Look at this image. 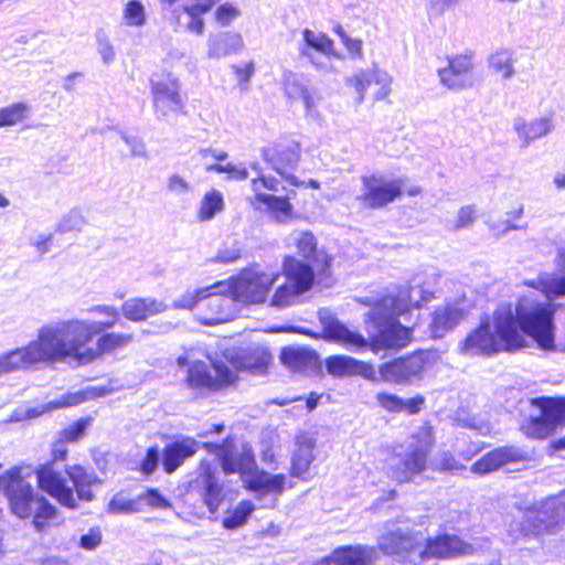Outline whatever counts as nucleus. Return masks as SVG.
Instances as JSON below:
<instances>
[{"label":"nucleus","instance_id":"nucleus-55","mask_svg":"<svg viewBox=\"0 0 565 565\" xmlns=\"http://www.w3.org/2000/svg\"><path fill=\"white\" fill-rule=\"evenodd\" d=\"M85 399H86L85 392L70 393V394L62 396L61 398H58L56 401L50 402L46 405L45 409L49 411V409H57V408H63V407L75 406V405L83 403Z\"/></svg>","mask_w":565,"mask_h":565},{"label":"nucleus","instance_id":"nucleus-9","mask_svg":"<svg viewBox=\"0 0 565 565\" xmlns=\"http://www.w3.org/2000/svg\"><path fill=\"white\" fill-rule=\"evenodd\" d=\"M277 278L278 275L275 273L249 268L226 282L230 294L234 296L239 307L241 305L264 302Z\"/></svg>","mask_w":565,"mask_h":565},{"label":"nucleus","instance_id":"nucleus-1","mask_svg":"<svg viewBox=\"0 0 565 565\" xmlns=\"http://www.w3.org/2000/svg\"><path fill=\"white\" fill-rule=\"evenodd\" d=\"M552 310L546 306H540L531 300V296H522L515 305L501 303L492 315L473 329L461 342L459 351L468 356L499 353L501 351L513 352L527 347L526 335L530 337L540 349L552 347Z\"/></svg>","mask_w":565,"mask_h":565},{"label":"nucleus","instance_id":"nucleus-12","mask_svg":"<svg viewBox=\"0 0 565 565\" xmlns=\"http://www.w3.org/2000/svg\"><path fill=\"white\" fill-rule=\"evenodd\" d=\"M403 181L373 173L362 177V191L356 196L361 204L369 209H380L393 202L402 193Z\"/></svg>","mask_w":565,"mask_h":565},{"label":"nucleus","instance_id":"nucleus-14","mask_svg":"<svg viewBox=\"0 0 565 565\" xmlns=\"http://www.w3.org/2000/svg\"><path fill=\"white\" fill-rule=\"evenodd\" d=\"M152 104L157 118L166 119L172 114L183 110L184 104L180 95V82L172 74L156 75L150 81Z\"/></svg>","mask_w":565,"mask_h":565},{"label":"nucleus","instance_id":"nucleus-61","mask_svg":"<svg viewBox=\"0 0 565 565\" xmlns=\"http://www.w3.org/2000/svg\"><path fill=\"white\" fill-rule=\"evenodd\" d=\"M376 401L387 412H402V398L395 394L390 393H379L376 395Z\"/></svg>","mask_w":565,"mask_h":565},{"label":"nucleus","instance_id":"nucleus-24","mask_svg":"<svg viewBox=\"0 0 565 565\" xmlns=\"http://www.w3.org/2000/svg\"><path fill=\"white\" fill-rule=\"evenodd\" d=\"M555 264L564 276L544 274L536 280L525 281V285L540 290L547 299L565 297V246L557 249Z\"/></svg>","mask_w":565,"mask_h":565},{"label":"nucleus","instance_id":"nucleus-34","mask_svg":"<svg viewBox=\"0 0 565 565\" xmlns=\"http://www.w3.org/2000/svg\"><path fill=\"white\" fill-rule=\"evenodd\" d=\"M87 312L106 317L105 320L100 321L83 319V322L89 328L87 343L90 342L95 335L113 329L120 320V311L117 307L111 305H95L89 307Z\"/></svg>","mask_w":565,"mask_h":565},{"label":"nucleus","instance_id":"nucleus-37","mask_svg":"<svg viewBox=\"0 0 565 565\" xmlns=\"http://www.w3.org/2000/svg\"><path fill=\"white\" fill-rule=\"evenodd\" d=\"M489 67L502 79H510L515 74L514 53L508 49H500L489 56Z\"/></svg>","mask_w":565,"mask_h":565},{"label":"nucleus","instance_id":"nucleus-29","mask_svg":"<svg viewBox=\"0 0 565 565\" xmlns=\"http://www.w3.org/2000/svg\"><path fill=\"white\" fill-rule=\"evenodd\" d=\"M285 481V475H270L266 471H258L256 468L244 479L246 487L259 495L280 494L284 491Z\"/></svg>","mask_w":565,"mask_h":565},{"label":"nucleus","instance_id":"nucleus-27","mask_svg":"<svg viewBox=\"0 0 565 565\" xmlns=\"http://www.w3.org/2000/svg\"><path fill=\"white\" fill-rule=\"evenodd\" d=\"M168 308L169 306L166 302L151 297H134L124 301L121 313L129 321L140 322L151 316L164 312Z\"/></svg>","mask_w":565,"mask_h":565},{"label":"nucleus","instance_id":"nucleus-7","mask_svg":"<svg viewBox=\"0 0 565 565\" xmlns=\"http://www.w3.org/2000/svg\"><path fill=\"white\" fill-rule=\"evenodd\" d=\"M565 521V491L557 495L547 498L539 505L526 509L522 515V523L519 529L520 535H537L544 531H552L559 522Z\"/></svg>","mask_w":565,"mask_h":565},{"label":"nucleus","instance_id":"nucleus-13","mask_svg":"<svg viewBox=\"0 0 565 565\" xmlns=\"http://www.w3.org/2000/svg\"><path fill=\"white\" fill-rule=\"evenodd\" d=\"M202 447L217 457L223 471L227 475L241 473L245 479L256 467L252 448L247 445H242L238 448L230 438L222 444L203 443Z\"/></svg>","mask_w":565,"mask_h":565},{"label":"nucleus","instance_id":"nucleus-33","mask_svg":"<svg viewBox=\"0 0 565 565\" xmlns=\"http://www.w3.org/2000/svg\"><path fill=\"white\" fill-rule=\"evenodd\" d=\"M465 312L456 305H445L435 310L430 322V333L434 338H443L462 319Z\"/></svg>","mask_w":565,"mask_h":565},{"label":"nucleus","instance_id":"nucleus-48","mask_svg":"<svg viewBox=\"0 0 565 565\" xmlns=\"http://www.w3.org/2000/svg\"><path fill=\"white\" fill-rule=\"evenodd\" d=\"M137 498L139 501V507H141V511H143L146 507L161 510L171 508L170 501L158 489L150 488L147 491L140 493Z\"/></svg>","mask_w":565,"mask_h":565},{"label":"nucleus","instance_id":"nucleus-18","mask_svg":"<svg viewBox=\"0 0 565 565\" xmlns=\"http://www.w3.org/2000/svg\"><path fill=\"white\" fill-rule=\"evenodd\" d=\"M191 492L196 493L209 511L214 513L223 501V486L215 476V469L209 460H202L196 477L189 483Z\"/></svg>","mask_w":565,"mask_h":565},{"label":"nucleus","instance_id":"nucleus-46","mask_svg":"<svg viewBox=\"0 0 565 565\" xmlns=\"http://www.w3.org/2000/svg\"><path fill=\"white\" fill-rule=\"evenodd\" d=\"M255 510L250 501H242L238 505L223 519V526L228 530H234L246 523L249 515Z\"/></svg>","mask_w":565,"mask_h":565},{"label":"nucleus","instance_id":"nucleus-11","mask_svg":"<svg viewBox=\"0 0 565 565\" xmlns=\"http://www.w3.org/2000/svg\"><path fill=\"white\" fill-rule=\"evenodd\" d=\"M227 286L226 281H220L206 287L209 291L202 301L205 312L199 318L203 324L214 326L227 322L236 316L239 307Z\"/></svg>","mask_w":565,"mask_h":565},{"label":"nucleus","instance_id":"nucleus-49","mask_svg":"<svg viewBox=\"0 0 565 565\" xmlns=\"http://www.w3.org/2000/svg\"><path fill=\"white\" fill-rule=\"evenodd\" d=\"M207 291L209 289L206 287L194 290H186L183 295L173 301L172 308L191 310L195 305L203 301L204 297L207 295Z\"/></svg>","mask_w":565,"mask_h":565},{"label":"nucleus","instance_id":"nucleus-57","mask_svg":"<svg viewBox=\"0 0 565 565\" xmlns=\"http://www.w3.org/2000/svg\"><path fill=\"white\" fill-rule=\"evenodd\" d=\"M159 460H160L159 449L157 447L149 448L147 450L145 458L140 462V471L142 472V475H145V476L152 475L159 465Z\"/></svg>","mask_w":565,"mask_h":565},{"label":"nucleus","instance_id":"nucleus-22","mask_svg":"<svg viewBox=\"0 0 565 565\" xmlns=\"http://www.w3.org/2000/svg\"><path fill=\"white\" fill-rule=\"evenodd\" d=\"M379 557L375 546L348 545L335 548L318 565H373Z\"/></svg>","mask_w":565,"mask_h":565},{"label":"nucleus","instance_id":"nucleus-42","mask_svg":"<svg viewBox=\"0 0 565 565\" xmlns=\"http://www.w3.org/2000/svg\"><path fill=\"white\" fill-rule=\"evenodd\" d=\"M30 109V105L24 102L0 108V128L15 126L23 121L28 117Z\"/></svg>","mask_w":565,"mask_h":565},{"label":"nucleus","instance_id":"nucleus-52","mask_svg":"<svg viewBox=\"0 0 565 565\" xmlns=\"http://www.w3.org/2000/svg\"><path fill=\"white\" fill-rule=\"evenodd\" d=\"M302 55L308 57L310 62L319 70L322 71H331L332 63L331 60L338 58L341 60L342 55L333 50V53H322V52H311L308 50H301Z\"/></svg>","mask_w":565,"mask_h":565},{"label":"nucleus","instance_id":"nucleus-64","mask_svg":"<svg viewBox=\"0 0 565 565\" xmlns=\"http://www.w3.org/2000/svg\"><path fill=\"white\" fill-rule=\"evenodd\" d=\"M437 468L443 471H451L457 472L463 469L462 465H460L455 457L449 452H443L439 461L437 462Z\"/></svg>","mask_w":565,"mask_h":565},{"label":"nucleus","instance_id":"nucleus-60","mask_svg":"<svg viewBox=\"0 0 565 565\" xmlns=\"http://www.w3.org/2000/svg\"><path fill=\"white\" fill-rule=\"evenodd\" d=\"M121 138L130 149L132 157L146 158L148 156L147 148L141 138L121 132Z\"/></svg>","mask_w":565,"mask_h":565},{"label":"nucleus","instance_id":"nucleus-44","mask_svg":"<svg viewBox=\"0 0 565 565\" xmlns=\"http://www.w3.org/2000/svg\"><path fill=\"white\" fill-rule=\"evenodd\" d=\"M522 429L526 436L536 439H543L555 430L542 412L540 416L531 417L526 423H524L522 425Z\"/></svg>","mask_w":565,"mask_h":565},{"label":"nucleus","instance_id":"nucleus-51","mask_svg":"<svg viewBox=\"0 0 565 565\" xmlns=\"http://www.w3.org/2000/svg\"><path fill=\"white\" fill-rule=\"evenodd\" d=\"M284 88L288 97L291 99H298L305 90L308 89L303 77L291 72L285 73L284 75Z\"/></svg>","mask_w":565,"mask_h":565},{"label":"nucleus","instance_id":"nucleus-17","mask_svg":"<svg viewBox=\"0 0 565 565\" xmlns=\"http://www.w3.org/2000/svg\"><path fill=\"white\" fill-rule=\"evenodd\" d=\"M425 536L420 532L404 531L399 527L387 529L377 540L379 548L386 555L401 561L411 559L412 555L422 547Z\"/></svg>","mask_w":565,"mask_h":565},{"label":"nucleus","instance_id":"nucleus-43","mask_svg":"<svg viewBox=\"0 0 565 565\" xmlns=\"http://www.w3.org/2000/svg\"><path fill=\"white\" fill-rule=\"evenodd\" d=\"M302 36L305 45L301 47V50L333 53V41L326 34L305 29Z\"/></svg>","mask_w":565,"mask_h":565},{"label":"nucleus","instance_id":"nucleus-40","mask_svg":"<svg viewBox=\"0 0 565 565\" xmlns=\"http://www.w3.org/2000/svg\"><path fill=\"white\" fill-rule=\"evenodd\" d=\"M122 23L129 28H142L147 23L146 7L140 0H128L122 8Z\"/></svg>","mask_w":565,"mask_h":565},{"label":"nucleus","instance_id":"nucleus-26","mask_svg":"<svg viewBox=\"0 0 565 565\" xmlns=\"http://www.w3.org/2000/svg\"><path fill=\"white\" fill-rule=\"evenodd\" d=\"M202 444L191 437H183L168 444L162 452L163 470L167 473L174 472L185 459L192 457L202 447Z\"/></svg>","mask_w":565,"mask_h":565},{"label":"nucleus","instance_id":"nucleus-21","mask_svg":"<svg viewBox=\"0 0 565 565\" xmlns=\"http://www.w3.org/2000/svg\"><path fill=\"white\" fill-rule=\"evenodd\" d=\"M424 542H426L425 548L417 550L420 559L429 557L449 558L475 553V547L471 544L463 542L456 535L444 534L434 539H425Z\"/></svg>","mask_w":565,"mask_h":565},{"label":"nucleus","instance_id":"nucleus-35","mask_svg":"<svg viewBox=\"0 0 565 565\" xmlns=\"http://www.w3.org/2000/svg\"><path fill=\"white\" fill-rule=\"evenodd\" d=\"M98 335L99 337L96 340V348H90L94 353L92 362L104 354H109L116 350L122 349L134 341V335L129 333L105 331Z\"/></svg>","mask_w":565,"mask_h":565},{"label":"nucleus","instance_id":"nucleus-8","mask_svg":"<svg viewBox=\"0 0 565 565\" xmlns=\"http://www.w3.org/2000/svg\"><path fill=\"white\" fill-rule=\"evenodd\" d=\"M284 273L286 282L276 290L270 300V306L276 308L292 306L300 295L312 287L315 280L312 268L294 257L285 259Z\"/></svg>","mask_w":565,"mask_h":565},{"label":"nucleus","instance_id":"nucleus-28","mask_svg":"<svg viewBox=\"0 0 565 565\" xmlns=\"http://www.w3.org/2000/svg\"><path fill=\"white\" fill-rule=\"evenodd\" d=\"M513 128L522 142V147L526 148L532 141L551 134L555 125L551 116H543L529 121L523 118H516L513 122Z\"/></svg>","mask_w":565,"mask_h":565},{"label":"nucleus","instance_id":"nucleus-63","mask_svg":"<svg viewBox=\"0 0 565 565\" xmlns=\"http://www.w3.org/2000/svg\"><path fill=\"white\" fill-rule=\"evenodd\" d=\"M102 542V533L98 529H90L87 534L81 536L79 545L84 550H95Z\"/></svg>","mask_w":565,"mask_h":565},{"label":"nucleus","instance_id":"nucleus-30","mask_svg":"<svg viewBox=\"0 0 565 565\" xmlns=\"http://www.w3.org/2000/svg\"><path fill=\"white\" fill-rule=\"evenodd\" d=\"M315 440L306 434L296 438V449L291 459V475L307 480L309 477V468L315 459L313 456Z\"/></svg>","mask_w":565,"mask_h":565},{"label":"nucleus","instance_id":"nucleus-53","mask_svg":"<svg viewBox=\"0 0 565 565\" xmlns=\"http://www.w3.org/2000/svg\"><path fill=\"white\" fill-rule=\"evenodd\" d=\"M207 172L230 173L232 179L243 181L248 178V170L244 166H235L233 163H214L206 167Z\"/></svg>","mask_w":565,"mask_h":565},{"label":"nucleus","instance_id":"nucleus-5","mask_svg":"<svg viewBox=\"0 0 565 565\" xmlns=\"http://www.w3.org/2000/svg\"><path fill=\"white\" fill-rule=\"evenodd\" d=\"M0 492L7 497L14 515L20 519L33 515V524L38 531H42L46 521L56 514L55 507L34 491L31 483L21 476L20 468H12L0 476Z\"/></svg>","mask_w":565,"mask_h":565},{"label":"nucleus","instance_id":"nucleus-25","mask_svg":"<svg viewBox=\"0 0 565 565\" xmlns=\"http://www.w3.org/2000/svg\"><path fill=\"white\" fill-rule=\"evenodd\" d=\"M326 369L332 376L361 375L366 380H376V370L365 363L347 355H333L326 359Z\"/></svg>","mask_w":565,"mask_h":565},{"label":"nucleus","instance_id":"nucleus-15","mask_svg":"<svg viewBox=\"0 0 565 565\" xmlns=\"http://www.w3.org/2000/svg\"><path fill=\"white\" fill-rule=\"evenodd\" d=\"M429 355L428 352L418 351L408 356L384 363L376 371L375 381L380 380L393 384L411 383L420 377Z\"/></svg>","mask_w":565,"mask_h":565},{"label":"nucleus","instance_id":"nucleus-39","mask_svg":"<svg viewBox=\"0 0 565 565\" xmlns=\"http://www.w3.org/2000/svg\"><path fill=\"white\" fill-rule=\"evenodd\" d=\"M286 244L289 248H296L300 256L308 259L316 253L317 249L316 238L309 231H292L286 237Z\"/></svg>","mask_w":565,"mask_h":565},{"label":"nucleus","instance_id":"nucleus-56","mask_svg":"<svg viewBox=\"0 0 565 565\" xmlns=\"http://www.w3.org/2000/svg\"><path fill=\"white\" fill-rule=\"evenodd\" d=\"M241 11L237 7L231 3L221 4L215 11V19L222 25L231 24L238 15Z\"/></svg>","mask_w":565,"mask_h":565},{"label":"nucleus","instance_id":"nucleus-32","mask_svg":"<svg viewBox=\"0 0 565 565\" xmlns=\"http://www.w3.org/2000/svg\"><path fill=\"white\" fill-rule=\"evenodd\" d=\"M281 363L292 372H307L317 366L318 355L303 347H286L280 352Z\"/></svg>","mask_w":565,"mask_h":565},{"label":"nucleus","instance_id":"nucleus-36","mask_svg":"<svg viewBox=\"0 0 565 565\" xmlns=\"http://www.w3.org/2000/svg\"><path fill=\"white\" fill-rule=\"evenodd\" d=\"M531 403L541 409L554 428L565 425V398L540 397Z\"/></svg>","mask_w":565,"mask_h":565},{"label":"nucleus","instance_id":"nucleus-54","mask_svg":"<svg viewBox=\"0 0 565 565\" xmlns=\"http://www.w3.org/2000/svg\"><path fill=\"white\" fill-rule=\"evenodd\" d=\"M232 70L236 76L237 84L241 90H247L249 79L255 73V64L253 61L245 62L242 64L232 65Z\"/></svg>","mask_w":565,"mask_h":565},{"label":"nucleus","instance_id":"nucleus-19","mask_svg":"<svg viewBox=\"0 0 565 565\" xmlns=\"http://www.w3.org/2000/svg\"><path fill=\"white\" fill-rule=\"evenodd\" d=\"M347 85L353 87L356 94L355 103L361 105L365 99L367 88L375 84L379 86L374 93V100H383L391 93L392 77L387 72L377 67L359 70L345 81Z\"/></svg>","mask_w":565,"mask_h":565},{"label":"nucleus","instance_id":"nucleus-47","mask_svg":"<svg viewBox=\"0 0 565 565\" xmlns=\"http://www.w3.org/2000/svg\"><path fill=\"white\" fill-rule=\"evenodd\" d=\"M86 224V220L83 213L73 209L66 214L62 216L60 222L56 225V232L58 233H68V232H79Z\"/></svg>","mask_w":565,"mask_h":565},{"label":"nucleus","instance_id":"nucleus-41","mask_svg":"<svg viewBox=\"0 0 565 565\" xmlns=\"http://www.w3.org/2000/svg\"><path fill=\"white\" fill-rule=\"evenodd\" d=\"M252 189L255 193V199L258 202L265 204L271 211L279 212L286 216L290 215L292 206L287 196H276L258 192V180H252Z\"/></svg>","mask_w":565,"mask_h":565},{"label":"nucleus","instance_id":"nucleus-62","mask_svg":"<svg viewBox=\"0 0 565 565\" xmlns=\"http://www.w3.org/2000/svg\"><path fill=\"white\" fill-rule=\"evenodd\" d=\"M298 99L302 100L308 116L318 117L317 102L319 97L316 92L308 88Z\"/></svg>","mask_w":565,"mask_h":565},{"label":"nucleus","instance_id":"nucleus-38","mask_svg":"<svg viewBox=\"0 0 565 565\" xmlns=\"http://www.w3.org/2000/svg\"><path fill=\"white\" fill-rule=\"evenodd\" d=\"M224 206L223 194L218 190H211L200 201L196 217L201 222L211 221Z\"/></svg>","mask_w":565,"mask_h":565},{"label":"nucleus","instance_id":"nucleus-58","mask_svg":"<svg viewBox=\"0 0 565 565\" xmlns=\"http://www.w3.org/2000/svg\"><path fill=\"white\" fill-rule=\"evenodd\" d=\"M167 189L175 195H182L189 193L192 190V186L183 177L178 173H173L169 175L167 180Z\"/></svg>","mask_w":565,"mask_h":565},{"label":"nucleus","instance_id":"nucleus-2","mask_svg":"<svg viewBox=\"0 0 565 565\" xmlns=\"http://www.w3.org/2000/svg\"><path fill=\"white\" fill-rule=\"evenodd\" d=\"M431 298L433 291L423 287L415 279L414 284L381 298L370 311L369 317L374 324L371 344L362 334L350 330L339 321H332L324 326L326 339L352 352H359L369 347L374 352L404 348L411 341L412 331L408 327L403 326L397 317L413 308H419Z\"/></svg>","mask_w":565,"mask_h":565},{"label":"nucleus","instance_id":"nucleus-20","mask_svg":"<svg viewBox=\"0 0 565 565\" xmlns=\"http://www.w3.org/2000/svg\"><path fill=\"white\" fill-rule=\"evenodd\" d=\"M263 157L270 168L290 184L299 185L298 179L292 173L300 157V149L297 142L291 141L287 145H280L274 149H265L263 151Z\"/></svg>","mask_w":565,"mask_h":565},{"label":"nucleus","instance_id":"nucleus-45","mask_svg":"<svg viewBox=\"0 0 565 565\" xmlns=\"http://www.w3.org/2000/svg\"><path fill=\"white\" fill-rule=\"evenodd\" d=\"M107 512L110 514H132L141 512L138 498L130 499L122 492L116 493L109 501Z\"/></svg>","mask_w":565,"mask_h":565},{"label":"nucleus","instance_id":"nucleus-10","mask_svg":"<svg viewBox=\"0 0 565 565\" xmlns=\"http://www.w3.org/2000/svg\"><path fill=\"white\" fill-rule=\"evenodd\" d=\"M179 366L189 365L186 384L192 390L216 391L234 382L235 374L224 364H215L212 373L210 365L203 361L189 362L186 355L177 359Z\"/></svg>","mask_w":565,"mask_h":565},{"label":"nucleus","instance_id":"nucleus-3","mask_svg":"<svg viewBox=\"0 0 565 565\" xmlns=\"http://www.w3.org/2000/svg\"><path fill=\"white\" fill-rule=\"evenodd\" d=\"M89 328L83 319L56 320L43 324L28 345L0 354V376L39 364L73 360L92 363L94 353L86 348Z\"/></svg>","mask_w":565,"mask_h":565},{"label":"nucleus","instance_id":"nucleus-50","mask_svg":"<svg viewBox=\"0 0 565 565\" xmlns=\"http://www.w3.org/2000/svg\"><path fill=\"white\" fill-rule=\"evenodd\" d=\"M95 41L97 52L100 55L103 63L106 65L113 63L116 56L115 49L109 36L103 29H98L95 32Z\"/></svg>","mask_w":565,"mask_h":565},{"label":"nucleus","instance_id":"nucleus-31","mask_svg":"<svg viewBox=\"0 0 565 565\" xmlns=\"http://www.w3.org/2000/svg\"><path fill=\"white\" fill-rule=\"evenodd\" d=\"M207 47L209 57L221 58L242 51L244 41L241 34L236 32H218L209 36Z\"/></svg>","mask_w":565,"mask_h":565},{"label":"nucleus","instance_id":"nucleus-6","mask_svg":"<svg viewBox=\"0 0 565 565\" xmlns=\"http://www.w3.org/2000/svg\"><path fill=\"white\" fill-rule=\"evenodd\" d=\"M434 438L430 427H420L411 436L407 449L398 454L390 463V476L398 482H407L426 468L427 456L433 447Z\"/></svg>","mask_w":565,"mask_h":565},{"label":"nucleus","instance_id":"nucleus-59","mask_svg":"<svg viewBox=\"0 0 565 565\" xmlns=\"http://www.w3.org/2000/svg\"><path fill=\"white\" fill-rule=\"evenodd\" d=\"M89 418H79L62 431V437L67 441H75L82 437L89 425Z\"/></svg>","mask_w":565,"mask_h":565},{"label":"nucleus","instance_id":"nucleus-23","mask_svg":"<svg viewBox=\"0 0 565 565\" xmlns=\"http://www.w3.org/2000/svg\"><path fill=\"white\" fill-rule=\"evenodd\" d=\"M526 458V452L514 446H504L495 448L486 454L471 467V471L478 475H486L498 470L504 465L522 461Z\"/></svg>","mask_w":565,"mask_h":565},{"label":"nucleus","instance_id":"nucleus-16","mask_svg":"<svg viewBox=\"0 0 565 565\" xmlns=\"http://www.w3.org/2000/svg\"><path fill=\"white\" fill-rule=\"evenodd\" d=\"M447 60L448 65L438 70L440 83L452 90L471 88L477 82L473 72L475 53L466 51L448 56Z\"/></svg>","mask_w":565,"mask_h":565},{"label":"nucleus","instance_id":"nucleus-4","mask_svg":"<svg viewBox=\"0 0 565 565\" xmlns=\"http://www.w3.org/2000/svg\"><path fill=\"white\" fill-rule=\"evenodd\" d=\"M67 448L63 440L54 443L52 448L53 461L42 465L36 469V479L39 487L57 500V502L68 509H76L77 503L74 497L73 488L77 498L89 502L94 499L92 486L98 482L93 472H87L81 466L66 467L60 469L57 461L65 460Z\"/></svg>","mask_w":565,"mask_h":565}]
</instances>
